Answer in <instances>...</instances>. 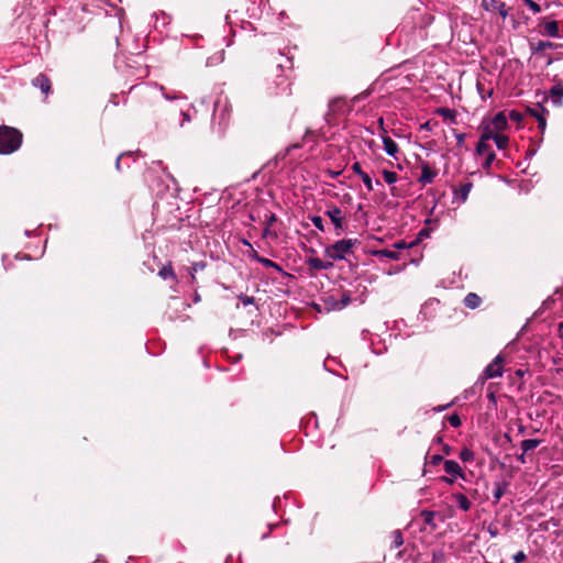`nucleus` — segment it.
Returning a JSON list of instances; mask_svg holds the SVG:
<instances>
[{
	"instance_id": "nucleus-17",
	"label": "nucleus",
	"mask_w": 563,
	"mask_h": 563,
	"mask_svg": "<svg viewBox=\"0 0 563 563\" xmlns=\"http://www.w3.org/2000/svg\"><path fill=\"white\" fill-rule=\"evenodd\" d=\"M383 143H384V150L386 151V153L389 156H395L398 153V151H399L398 144L391 137L384 136Z\"/></svg>"
},
{
	"instance_id": "nucleus-40",
	"label": "nucleus",
	"mask_w": 563,
	"mask_h": 563,
	"mask_svg": "<svg viewBox=\"0 0 563 563\" xmlns=\"http://www.w3.org/2000/svg\"><path fill=\"white\" fill-rule=\"evenodd\" d=\"M417 245V241H413L409 244H407L405 241H397L395 244H394V247L397 249V250H405V249H409V247H412Z\"/></svg>"
},
{
	"instance_id": "nucleus-26",
	"label": "nucleus",
	"mask_w": 563,
	"mask_h": 563,
	"mask_svg": "<svg viewBox=\"0 0 563 563\" xmlns=\"http://www.w3.org/2000/svg\"><path fill=\"white\" fill-rule=\"evenodd\" d=\"M460 509L466 511L471 507V501L466 495H454Z\"/></svg>"
},
{
	"instance_id": "nucleus-11",
	"label": "nucleus",
	"mask_w": 563,
	"mask_h": 563,
	"mask_svg": "<svg viewBox=\"0 0 563 563\" xmlns=\"http://www.w3.org/2000/svg\"><path fill=\"white\" fill-rule=\"evenodd\" d=\"M540 26H543V30L541 31V34H543V35H548L551 37H560L561 36L559 22L555 20H553V21H544L543 20L540 23Z\"/></svg>"
},
{
	"instance_id": "nucleus-50",
	"label": "nucleus",
	"mask_w": 563,
	"mask_h": 563,
	"mask_svg": "<svg viewBox=\"0 0 563 563\" xmlns=\"http://www.w3.org/2000/svg\"><path fill=\"white\" fill-rule=\"evenodd\" d=\"M352 170L356 174H358L361 176V173H364L362 170V167H361V164L358 162H355L353 165H352Z\"/></svg>"
},
{
	"instance_id": "nucleus-61",
	"label": "nucleus",
	"mask_w": 563,
	"mask_h": 563,
	"mask_svg": "<svg viewBox=\"0 0 563 563\" xmlns=\"http://www.w3.org/2000/svg\"><path fill=\"white\" fill-rule=\"evenodd\" d=\"M115 164H117V167H119V164H120V156L117 158Z\"/></svg>"
},
{
	"instance_id": "nucleus-2",
	"label": "nucleus",
	"mask_w": 563,
	"mask_h": 563,
	"mask_svg": "<svg viewBox=\"0 0 563 563\" xmlns=\"http://www.w3.org/2000/svg\"><path fill=\"white\" fill-rule=\"evenodd\" d=\"M360 244L358 240L356 239H343L340 241H336L335 243L328 245L324 249V254L329 258L333 261H341L346 257V255L353 253V247Z\"/></svg>"
},
{
	"instance_id": "nucleus-25",
	"label": "nucleus",
	"mask_w": 563,
	"mask_h": 563,
	"mask_svg": "<svg viewBox=\"0 0 563 563\" xmlns=\"http://www.w3.org/2000/svg\"><path fill=\"white\" fill-rule=\"evenodd\" d=\"M158 275L164 279L172 278L173 280H176V275L170 264L163 266L159 269Z\"/></svg>"
},
{
	"instance_id": "nucleus-31",
	"label": "nucleus",
	"mask_w": 563,
	"mask_h": 563,
	"mask_svg": "<svg viewBox=\"0 0 563 563\" xmlns=\"http://www.w3.org/2000/svg\"><path fill=\"white\" fill-rule=\"evenodd\" d=\"M351 302L350 292H343L339 302L335 303V309H342Z\"/></svg>"
},
{
	"instance_id": "nucleus-64",
	"label": "nucleus",
	"mask_w": 563,
	"mask_h": 563,
	"mask_svg": "<svg viewBox=\"0 0 563 563\" xmlns=\"http://www.w3.org/2000/svg\"><path fill=\"white\" fill-rule=\"evenodd\" d=\"M560 329H561V330H563V322H562V323H560Z\"/></svg>"
},
{
	"instance_id": "nucleus-16",
	"label": "nucleus",
	"mask_w": 563,
	"mask_h": 563,
	"mask_svg": "<svg viewBox=\"0 0 563 563\" xmlns=\"http://www.w3.org/2000/svg\"><path fill=\"white\" fill-rule=\"evenodd\" d=\"M463 302H464L465 307H467L470 309H476L481 306L482 298L475 292H468L465 296Z\"/></svg>"
},
{
	"instance_id": "nucleus-8",
	"label": "nucleus",
	"mask_w": 563,
	"mask_h": 563,
	"mask_svg": "<svg viewBox=\"0 0 563 563\" xmlns=\"http://www.w3.org/2000/svg\"><path fill=\"white\" fill-rule=\"evenodd\" d=\"M32 85L40 88L41 92L46 98L52 90V81L45 74H38L33 80Z\"/></svg>"
},
{
	"instance_id": "nucleus-15",
	"label": "nucleus",
	"mask_w": 563,
	"mask_h": 563,
	"mask_svg": "<svg viewBox=\"0 0 563 563\" xmlns=\"http://www.w3.org/2000/svg\"><path fill=\"white\" fill-rule=\"evenodd\" d=\"M529 46H530L531 53L533 55H536V54L542 53L547 48H554L555 44L552 42H548V41H539V42H529Z\"/></svg>"
},
{
	"instance_id": "nucleus-14",
	"label": "nucleus",
	"mask_w": 563,
	"mask_h": 563,
	"mask_svg": "<svg viewBox=\"0 0 563 563\" xmlns=\"http://www.w3.org/2000/svg\"><path fill=\"white\" fill-rule=\"evenodd\" d=\"M495 131H504L508 126V121L504 112H498L489 123Z\"/></svg>"
},
{
	"instance_id": "nucleus-9",
	"label": "nucleus",
	"mask_w": 563,
	"mask_h": 563,
	"mask_svg": "<svg viewBox=\"0 0 563 563\" xmlns=\"http://www.w3.org/2000/svg\"><path fill=\"white\" fill-rule=\"evenodd\" d=\"M549 97L555 107L563 106V84L561 80L556 81L549 91Z\"/></svg>"
},
{
	"instance_id": "nucleus-51",
	"label": "nucleus",
	"mask_w": 563,
	"mask_h": 563,
	"mask_svg": "<svg viewBox=\"0 0 563 563\" xmlns=\"http://www.w3.org/2000/svg\"><path fill=\"white\" fill-rule=\"evenodd\" d=\"M179 115L183 118L181 122H180V126H184V123L185 121H189L190 120V117L187 112H184V111H179Z\"/></svg>"
},
{
	"instance_id": "nucleus-6",
	"label": "nucleus",
	"mask_w": 563,
	"mask_h": 563,
	"mask_svg": "<svg viewBox=\"0 0 563 563\" xmlns=\"http://www.w3.org/2000/svg\"><path fill=\"white\" fill-rule=\"evenodd\" d=\"M504 362L505 357L503 355H497L492 363L487 365L484 371V376L486 379L496 378L503 376L504 373Z\"/></svg>"
},
{
	"instance_id": "nucleus-28",
	"label": "nucleus",
	"mask_w": 563,
	"mask_h": 563,
	"mask_svg": "<svg viewBox=\"0 0 563 563\" xmlns=\"http://www.w3.org/2000/svg\"><path fill=\"white\" fill-rule=\"evenodd\" d=\"M493 140L495 141L496 146L499 150L506 148L509 143V137L504 134H499V133H497Z\"/></svg>"
},
{
	"instance_id": "nucleus-39",
	"label": "nucleus",
	"mask_w": 563,
	"mask_h": 563,
	"mask_svg": "<svg viewBox=\"0 0 563 563\" xmlns=\"http://www.w3.org/2000/svg\"><path fill=\"white\" fill-rule=\"evenodd\" d=\"M509 119L514 122L520 123L523 120V114L517 110L509 112Z\"/></svg>"
},
{
	"instance_id": "nucleus-63",
	"label": "nucleus",
	"mask_w": 563,
	"mask_h": 563,
	"mask_svg": "<svg viewBox=\"0 0 563 563\" xmlns=\"http://www.w3.org/2000/svg\"><path fill=\"white\" fill-rule=\"evenodd\" d=\"M560 329H561V330H563V322H562V323H560Z\"/></svg>"
},
{
	"instance_id": "nucleus-4",
	"label": "nucleus",
	"mask_w": 563,
	"mask_h": 563,
	"mask_svg": "<svg viewBox=\"0 0 563 563\" xmlns=\"http://www.w3.org/2000/svg\"><path fill=\"white\" fill-rule=\"evenodd\" d=\"M324 214L330 218L335 228V234L340 235L347 228V222L342 210L338 206H331Z\"/></svg>"
},
{
	"instance_id": "nucleus-54",
	"label": "nucleus",
	"mask_w": 563,
	"mask_h": 563,
	"mask_svg": "<svg viewBox=\"0 0 563 563\" xmlns=\"http://www.w3.org/2000/svg\"><path fill=\"white\" fill-rule=\"evenodd\" d=\"M336 103H338V100L331 101L330 104H329V110L333 111Z\"/></svg>"
},
{
	"instance_id": "nucleus-62",
	"label": "nucleus",
	"mask_w": 563,
	"mask_h": 563,
	"mask_svg": "<svg viewBox=\"0 0 563 563\" xmlns=\"http://www.w3.org/2000/svg\"><path fill=\"white\" fill-rule=\"evenodd\" d=\"M420 235H426V232L423 230L420 231Z\"/></svg>"
},
{
	"instance_id": "nucleus-20",
	"label": "nucleus",
	"mask_w": 563,
	"mask_h": 563,
	"mask_svg": "<svg viewBox=\"0 0 563 563\" xmlns=\"http://www.w3.org/2000/svg\"><path fill=\"white\" fill-rule=\"evenodd\" d=\"M376 257H387L389 260L398 261L399 260V253L396 251H389V250H377L372 253Z\"/></svg>"
},
{
	"instance_id": "nucleus-18",
	"label": "nucleus",
	"mask_w": 563,
	"mask_h": 563,
	"mask_svg": "<svg viewBox=\"0 0 563 563\" xmlns=\"http://www.w3.org/2000/svg\"><path fill=\"white\" fill-rule=\"evenodd\" d=\"M481 128H482L483 132H482L479 140H482V141L488 142L489 140H493L495 137V135L497 134V133H495V130L493 129V126L489 123L485 124L483 122Z\"/></svg>"
},
{
	"instance_id": "nucleus-12",
	"label": "nucleus",
	"mask_w": 563,
	"mask_h": 563,
	"mask_svg": "<svg viewBox=\"0 0 563 563\" xmlns=\"http://www.w3.org/2000/svg\"><path fill=\"white\" fill-rule=\"evenodd\" d=\"M543 442L541 439H526L520 442V449L523 453L532 456L533 451Z\"/></svg>"
},
{
	"instance_id": "nucleus-13",
	"label": "nucleus",
	"mask_w": 563,
	"mask_h": 563,
	"mask_svg": "<svg viewBox=\"0 0 563 563\" xmlns=\"http://www.w3.org/2000/svg\"><path fill=\"white\" fill-rule=\"evenodd\" d=\"M307 265L310 269L313 271H323V269H330L333 266L332 262H323L319 257H309L307 260Z\"/></svg>"
},
{
	"instance_id": "nucleus-36",
	"label": "nucleus",
	"mask_w": 563,
	"mask_h": 563,
	"mask_svg": "<svg viewBox=\"0 0 563 563\" xmlns=\"http://www.w3.org/2000/svg\"><path fill=\"white\" fill-rule=\"evenodd\" d=\"M448 421L454 428H457L462 424L461 417L457 413H453V415L449 416Z\"/></svg>"
},
{
	"instance_id": "nucleus-41",
	"label": "nucleus",
	"mask_w": 563,
	"mask_h": 563,
	"mask_svg": "<svg viewBox=\"0 0 563 563\" xmlns=\"http://www.w3.org/2000/svg\"><path fill=\"white\" fill-rule=\"evenodd\" d=\"M310 220L312 221V223L314 224V227L317 229H319L320 231H324V225H323V220L321 217L319 216H313L310 218Z\"/></svg>"
},
{
	"instance_id": "nucleus-53",
	"label": "nucleus",
	"mask_w": 563,
	"mask_h": 563,
	"mask_svg": "<svg viewBox=\"0 0 563 563\" xmlns=\"http://www.w3.org/2000/svg\"><path fill=\"white\" fill-rule=\"evenodd\" d=\"M488 532L493 538H495L498 533L497 529H493L492 527L488 528Z\"/></svg>"
},
{
	"instance_id": "nucleus-19",
	"label": "nucleus",
	"mask_w": 563,
	"mask_h": 563,
	"mask_svg": "<svg viewBox=\"0 0 563 563\" xmlns=\"http://www.w3.org/2000/svg\"><path fill=\"white\" fill-rule=\"evenodd\" d=\"M420 517L424 525L431 527L432 529H434L437 527V525L434 523V517H435L434 511L423 510V511H421Z\"/></svg>"
},
{
	"instance_id": "nucleus-7",
	"label": "nucleus",
	"mask_w": 563,
	"mask_h": 563,
	"mask_svg": "<svg viewBox=\"0 0 563 563\" xmlns=\"http://www.w3.org/2000/svg\"><path fill=\"white\" fill-rule=\"evenodd\" d=\"M482 7L486 11H497L503 19L508 16L506 4L499 0H482Z\"/></svg>"
},
{
	"instance_id": "nucleus-29",
	"label": "nucleus",
	"mask_w": 563,
	"mask_h": 563,
	"mask_svg": "<svg viewBox=\"0 0 563 563\" xmlns=\"http://www.w3.org/2000/svg\"><path fill=\"white\" fill-rule=\"evenodd\" d=\"M489 151H493L492 146L486 141L479 140L476 145V154L486 155L489 153Z\"/></svg>"
},
{
	"instance_id": "nucleus-27",
	"label": "nucleus",
	"mask_w": 563,
	"mask_h": 563,
	"mask_svg": "<svg viewBox=\"0 0 563 563\" xmlns=\"http://www.w3.org/2000/svg\"><path fill=\"white\" fill-rule=\"evenodd\" d=\"M437 113L439 115H441L442 118L449 119V120H452V121H454L455 117H456L455 110L449 109V108H439V109H437Z\"/></svg>"
},
{
	"instance_id": "nucleus-47",
	"label": "nucleus",
	"mask_w": 563,
	"mask_h": 563,
	"mask_svg": "<svg viewBox=\"0 0 563 563\" xmlns=\"http://www.w3.org/2000/svg\"><path fill=\"white\" fill-rule=\"evenodd\" d=\"M527 559V555L523 551H519L514 555V563H520Z\"/></svg>"
},
{
	"instance_id": "nucleus-59",
	"label": "nucleus",
	"mask_w": 563,
	"mask_h": 563,
	"mask_svg": "<svg viewBox=\"0 0 563 563\" xmlns=\"http://www.w3.org/2000/svg\"><path fill=\"white\" fill-rule=\"evenodd\" d=\"M488 398H489V399H492V400H495V396H494V394H493V393H492V394H489V395H488Z\"/></svg>"
},
{
	"instance_id": "nucleus-57",
	"label": "nucleus",
	"mask_w": 563,
	"mask_h": 563,
	"mask_svg": "<svg viewBox=\"0 0 563 563\" xmlns=\"http://www.w3.org/2000/svg\"><path fill=\"white\" fill-rule=\"evenodd\" d=\"M435 442H437V443H442V437H438V438H435Z\"/></svg>"
},
{
	"instance_id": "nucleus-3",
	"label": "nucleus",
	"mask_w": 563,
	"mask_h": 563,
	"mask_svg": "<svg viewBox=\"0 0 563 563\" xmlns=\"http://www.w3.org/2000/svg\"><path fill=\"white\" fill-rule=\"evenodd\" d=\"M144 110L152 114L158 113L161 122H167V115L175 112L168 104L162 102L156 93H146L144 96Z\"/></svg>"
},
{
	"instance_id": "nucleus-24",
	"label": "nucleus",
	"mask_w": 563,
	"mask_h": 563,
	"mask_svg": "<svg viewBox=\"0 0 563 563\" xmlns=\"http://www.w3.org/2000/svg\"><path fill=\"white\" fill-rule=\"evenodd\" d=\"M538 107L541 109V114L537 118L538 126L543 132L547 126L545 115L549 113V111L540 102H538Z\"/></svg>"
},
{
	"instance_id": "nucleus-10",
	"label": "nucleus",
	"mask_w": 563,
	"mask_h": 563,
	"mask_svg": "<svg viewBox=\"0 0 563 563\" xmlns=\"http://www.w3.org/2000/svg\"><path fill=\"white\" fill-rule=\"evenodd\" d=\"M437 170H433L429 163L427 162H423L421 164V175L418 179V181L422 185H427V184H431L433 181V179L435 178L437 176Z\"/></svg>"
},
{
	"instance_id": "nucleus-34",
	"label": "nucleus",
	"mask_w": 563,
	"mask_h": 563,
	"mask_svg": "<svg viewBox=\"0 0 563 563\" xmlns=\"http://www.w3.org/2000/svg\"><path fill=\"white\" fill-rule=\"evenodd\" d=\"M495 158H496L495 152L494 151H489V153L486 154V158H485V161L483 163V168L488 170L490 168L493 162L495 161Z\"/></svg>"
},
{
	"instance_id": "nucleus-1",
	"label": "nucleus",
	"mask_w": 563,
	"mask_h": 563,
	"mask_svg": "<svg viewBox=\"0 0 563 563\" xmlns=\"http://www.w3.org/2000/svg\"><path fill=\"white\" fill-rule=\"evenodd\" d=\"M23 141V134L20 130L0 125V154L8 155L16 152Z\"/></svg>"
},
{
	"instance_id": "nucleus-38",
	"label": "nucleus",
	"mask_w": 563,
	"mask_h": 563,
	"mask_svg": "<svg viewBox=\"0 0 563 563\" xmlns=\"http://www.w3.org/2000/svg\"><path fill=\"white\" fill-rule=\"evenodd\" d=\"M205 267L206 264L203 262L194 263L192 266L190 267L191 278L195 279V273H197L198 271H202Z\"/></svg>"
},
{
	"instance_id": "nucleus-52",
	"label": "nucleus",
	"mask_w": 563,
	"mask_h": 563,
	"mask_svg": "<svg viewBox=\"0 0 563 563\" xmlns=\"http://www.w3.org/2000/svg\"><path fill=\"white\" fill-rule=\"evenodd\" d=\"M443 452L449 455L451 453V446L448 444H443Z\"/></svg>"
},
{
	"instance_id": "nucleus-30",
	"label": "nucleus",
	"mask_w": 563,
	"mask_h": 563,
	"mask_svg": "<svg viewBox=\"0 0 563 563\" xmlns=\"http://www.w3.org/2000/svg\"><path fill=\"white\" fill-rule=\"evenodd\" d=\"M391 543L396 549L404 544V538L400 530H395L391 532Z\"/></svg>"
},
{
	"instance_id": "nucleus-5",
	"label": "nucleus",
	"mask_w": 563,
	"mask_h": 563,
	"mask_svg": "<svg viewBox=\"0 0 563 563\" xmlns=\"http://www.w3.org/2000/svg\"><path fill=\"white\" fill-rule=\"evenodd\" d=\"M443 468H444V472L448 475H450V477H442L443 481L452 484L457 478L465 479V474L462 472V467L456 461L445 460L443 462Z\"/></svg>"
},
{
	"instance_id": "nucleus-32",
	"label": "nucleus",
	"mask_w": 563,
	"mask_h": 563,
	"mask_svg": "<svg viewBox=\"0 0 563 563\" xmlns=\"http://www.w3.org/2000/svg\"><path fill=\"white\" fill-rule=\"evenodd\" d=\"M460 459L463 461V462H471L474 460V452L467 448L463 449L461 452H460Z\"/></svg>"
},
{
	"instance_id": "nucleus-35",
	"label": "nucleus",
	"mask_w": 563,
	"mask_h": 563,
	"mask_svg": "<svg viewBox=\"0 0 563 563\" xmlns=\"http://www.w3.org/2000/svg\"><path fill=\"white\" fill-rule=\"evenodd\" d=\"M533 13H540L541 7L533 0H521Z\"/></svg>"
},
{
	"instance_id": "nucleus-33",
	"label": "nucleus",
	"mask_w": 563,
	"mask_h": 563,
	"mask_svg": "<svg viewBox=\"0 0 563 563\" xmlns=\"http://www.w3.org/2000/svg\"><path fill=\"white\" fill-rule=\"evenodd\" d=\"M383 177H384V180H385L387 184H389V185H391V184L396 183V181H397V179H398L397 174H396L395 172H390V170H384V172H383Z\"/></svg>"
},
{
	"instance_id": "nucleus-48",
	"label": "nucleus",
	"mask_w": 563,
	"mask_h": 563,
	"mask_svg": "<svg viewBox=\"0 0 563 563\" xmlns=\"http://www.w3.org/2000/svg\"><path fill=\"white\" fill-rule=\"evenodd\" d=\"M455 137H456V145L459 147H462L464 144V140H465V134L464 133H455Z\"/></svg>"
},
{
	"instance_id": "nucleus-58",
	"label": "nucleus",
	"mask_w": 563,
	"mask_h": 563,
	"mask_svg": "<svg viewBox=\"0 0 563 563\" xmlns=\"http://www.w3.org/2000/svg\"><path fill=\"white\" fill-rule=\"evenodd\" d=\"M500 497H501V495H495V501L496 503L499 501Z\"/></svg>"
},
{
	"instance_id": "nucleus-37",
	"label": "nucleus",
	"mask_w": 563,
	"mask_h": 563,
	"mask_svg": "<svg viewBox=\"0 0 563 563\" xmlns=\"http://www.w3.org/2000/svg\"><path fill=\"white\" fill-rule=\"evenodd\" d=\"M361 178H362L364 185L366 186L367 190L372 191L373 183H372L371 176L367 173H361Z\"/></svg>"
},
{
	"instance_id": "nucleus-60",
	"label": "nucleus",
	"mask_w": 563,
	"mask_h": 563,
	"mask_svg": "<svg viewBox=\"0 0 563 563\" xmlns=\"http://www.w3.org/2000/svg\"><path fill=\"white\" fill-rule=\"evenodd\" d=\"M422 128H424V129H429V122L424 123V124L422 125Z\"/></svg>"
},
{
	"instance_id": "nucleus-43",
	"label": "nucleus",
	"mask_w": 563,
	"mask_h": 563,
	"mask_svg": "<svg viewBox=\"0 0 563 563\" xmlns=\"http://www.w3.org/2000/svg\"><path fill=\"white\" fill-rule=\"evenodd\" d=\"M527 112L533 117V118H538L540 114H541V109L538 107V103L536 104V107H527Z\"/></svg>"
},
{
	"instance_id": "nucleus-23",
	"label": "nucleus",
	"mask_w": 563,
	"mask_h": 563,
	"mask_svg": "<svg viewBox=\"0 0 563 563\" xmlns=\"http://www.w3.org/2000/svg\"><path fill=\"white\" fill-rule=\"evenodd\" d=\"M448 555L443 549H437L432 552V560L430 563H446Z\"/></svg>"
},
{
	"instance_id": "nucleus-45",
	"label": "nucleus",
	"mask_w": 563,
	"mask_h": 563,
	"mask_svg": "<svg viewBox=\"0 0 563 563\" xmlns=\"http://www.w3.org/2000/svg\"><path fill=\"white\" fill-rule=\"evenodd\" d=\"M531 457L532 456H530L528 453L525 454L523 451L516 455V459L520 464H526L528 460H531Z\"/></svg>"
},
{
	"instance_id": "nucleus-55",
	"label": "nucleus",
	"mask_w": 563,
	"mask_h": 563,
	"mask_svg": "<svg viewBox=\"0 0 563 563\" xmlns=\"http://www.w3.org/2000/svg\"><path fill=\"white\" fill-rule=\"evenodd\" d=\"M525 430H526V428H525L523 426H520V427H519V433L523 434V433H525Z\"/></svg>"
},
{
	"instance_id": "nucleus-21",
	"label": "nucleus",
	"mask_w": 563,
	"mask_h": 563,
	"mask_svg": "<svg viewBox=\"0 0 563 563\" xmlns=\"http://www.w3.org/2000/svg\"><path fill=\"white\" fill-rule=\"evenodd\" d=\"M473 187V184L471 181H467L465 184H462L459 188V190H455V195L459 196L462 201H465L468 197V194Z\"/></svg>"
},
{
	"instance_id": "nucleus-44",
	"label": "nucleus",
	"mask_w": 563,
	"mask_h": 563,
	"mask_svg": "<svg viewBox=\"0 0 563 563\" xmlns=\"http://www.w3.org/2000/svg\"><path fill=\"white\" fill-rule=\"evenodd\" d=\"M239 299L242 301L244 306L253 305L255 301L254 297H249L243 294L239 296Z\"/></svg>"
},
{
	"instance_id": "nucleus-46",
	"label": "nucleus",
	"mask_w": 563,
	"mask_h": 563,
	"mask_svg": "<svg viewBox=\"0 0 563 563\" xmlns=\"http://www.w3.org/2000/svg\"><path fill=\"white\" fill-rule=\"evenodd\" d=\"M441 462H444L443 457L439 454H435L432 455L427 463L431 465H439Z\"/></svg>"
},
{
	"instance_id": "nucleus-56",
	"label": "nucleus",
	"mask_w": 563,
	"mask_h": 563,
	"mask_svg": "<svg viewBox=\"0 0 563 563\" xmlns=\"http://www.w3.org/2000/svg\"><path fill=\"white\" fill-rule=\"evenodd\" d=\"M516 375H518V376H522V375H523V372H522L521 369H518V371L516 372Z\"/></svg>"
},
{
	"instance_id": "nucleus-42",
	"label": "nucleus",
	"mask_w": 563,
	"mask_h": 563,
	"mask_svg": "<svg viewBox=\"0 0 563 563\" xmlns=\"http://www.w3.org/2000/svg\"><path fill=\"white\" fill-rule=\"evenodd\" d=\"M277 221V216L273 212H269L265 216V225L272 227Z\"/></svg>"
},
{
	"instance_id": "nucleus-49",
	"label": "nucleus",
	"mask_w": 563,
	"mask_h": 563,
	"mask_svg": "<svg viewBox=\"0 0 563 563\" xmlns=\"http://www.w3.org/2000/svg\"><path fill=\"white\" fill-rule=\"evenodd\" d=\"M268 235L273 236V238H277V233L276 232H272L271 231V227L265 225L264 231H263V236L265 238V236H268Z\"/></svg>"
},
{
	"instance_id": "nucleus-22",
	"label": "nucleus",
	"mask_w": 563,
	"mask_h": 563,
	"mask_svg": "<svg viewBox=\"0 0 563 563\" xmlns=\"http://www.w3.org/2000/svg\"><path fill=\"white\" fill-rule=\"evenodd\" d=\"M256 261L258 263H261L264 267H269V268H274L278 272H282L284 274H286L283 268L280 267L279 264L275 263L274 261L269 260V258H266V257H262V256H258L256 255Z\"/></svg>"
}]
</instances>
